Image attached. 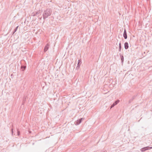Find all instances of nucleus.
<instances>
[{
	"label": "nucleus",
	"instance_id": "1",
	"mask_svg": "<svg viewBox=\"0 0 152 152\" xmlns=\"http://www.w3.org/2000/svg\"><path fill=\"white\" fill-rule=\"evenodd\" d=\"M52 13V10L50 8H47L44 10L42 16L44 19H45L50 16Z\"/></svg>",
	"mask_w": 152,
	"mask_h": 152
},
{
	"label": "nucleus",
	"instance_id": "2",
	"mask_svg": "<svg viewBox=\"0 0 152 152\" xmlns=\"http://www.w3.org/2000/svg\"><path fill=\"white\" fill-rule=\"evenodd\" d=\"M152 147L147 146L143 148L140 149V151L142 152H144L145 151L148 150L150 149H152Z\"/></svg>",
	"mask_w": 152,
	"mask_h": 152
},
{
	"label": "nucleus",
	"instance_id": "3",
	"mask_svg": "<svg viewBox=\"0 0 152 152\" xmlns=\"http://www.w3.org/2000/svg\"><path fill=\"white\" fill-rule=\"evenodd\" d=\"M84 118H81L80 119L77 120L75 122V125H78L79 124L82 122V120H84Z\"/></svg>",
	"mask_w": 152,
	"mask_h": 152
},
{
	"label": "nucleus",
	"instance_id": "4",
	"mask_svg": "<svg viewBox=\"0 0 152 152\" xmlns=\"http://www.w3.org/2000/svg\"><path fill=\"white\" fill-rule=\"evenodd\" d=\"M81 63V61L80 60H79L78 61L77 66L76 67V69L78 70L80 68Z\"/></svg>",
	"mask_w": 152,
	"mask_h": 152
},
{
	"label": "nucleus",
	"instance_id": "5",
	"mask_svg": "<svg viewBox=\"0 0 152 152\" xmlns=\"http://www.w3.org/2000/svg\"><path fill=\"white\" fill-rule=\"evenodd\" d=\"M123 37L125 39H126L127 38V33L126 32V30L125 28H124V31L123 34Z\"/></svg>",
	"mask_w": 152,
	"mask_h": 152
},
{
	"label": "nucleus",
	"instance_id": "6",
	"mask_svg": "<svg viewBox=\"0 0 152 152\" xmlns=\"http://www.w3.org/2000/svg\"><path fill=\"white\" fill-rule=\"evenodd\" d=\"M124 48L126 50L127 49L129 48V45L128 43L127 42H126L124 43Z\"/></svg>",
	"mask_w": 152,
	"mask_h": 152
},
{
	"label": "nucleus",
	"instance_id": "7",
	"mask_svg": "<svg viewBox=\"0 0 152 152\" xmlns=\"http://www.w3.org/2000/svg\"><path fill=\"white\" fill-rule=\"evenodd\" d=\"M136 96H135V95H134V96H132V98L131 99H130L129 100V103H131L132 102L133 100L136 98Z\"/></svg>",
	"mask_w": 152,
	"mask_h": 152
},
{
	"label": "nucleus",
	"instance_id": "8",
	"mask_svg": "<svg viewBox=\"0 0 152 152\" xmlns=\"http://www.w3.org/2000/svg\"><path fill=\"white\" fill-rule=\"evenodd\" d=\"M49 44H47L45 46L44 49V52H46L48 50L49 48Z\"/></svg>",
	"mask_w": 152,
	"mask_h": 152
},
{
	"label": "nucleus",
	"instance_id": "9",
	"mask_svg": "<svg viewBox=\"0 0 152 152\" xmlns=\"http://www.w3.org/2000/svg\"><path fill=\"white\" fill-rule=\"evenodd\" d=\"M40 13L39 11H37V12H34L32 13V15L33 16H35L39 14Z\"/></svg>",
	"mask_w": 152,
	"mask_h": 152
},
{
	"label": "nucleus",
	"instance_id": "10",
	"mask_svg": "<svg viewBox=\"0 0 152 152\" xmlns=\"http://www.w3.org/2000/svg\"><path fill=\"white\" fill-rule=\"evenodd\" d=\"M21 68L22 71H24L26 68V66H25L22 65L21 66Z\"/></svg>",
	"mask_w": 152,
	"mask_h": 152
},
{
	"label": "nucleus",
	"instance_id": "11",
	"mask_svg": "<svg viewBox=\"0 0 152 152\" xmlns=\"http://www.w3.org/2000/svg\"><path fill=\"white\" fill-rule=\"evenodd\" d=\"M121 42H120L119 44V49L118 50L119 52H120L121 50Z\"/></svg>",
	"mask_w": 152,
	"mask_h": 152
},
{
	"label": "nucleus",
	"instance_id": "12",
	"mask_svg": "<svg viewBox=\"0 0 152 152\" xmlns=\"http://www.w3.org/2000/svg\"><path fill=\"white\" fill-rule=\"evenodd\" d=\"M120 56L121 58V62L123 63L124 61V57L123 56L121 55L120 54Z\"/></svg>",
	"mask_w": 152,
	"mask_h": 152
},
{
	"label": "nucleus",
	"instance_id": "13",
	"mask_svg": "<svg viewBox=\"0 0 152 152\" xmlns=\"http://www.w3.org/2000/svg\"><path fill=\"white\" fill-rule=\"evenodd\" d=\"M18 26H17V27L15 28L13 32V34H14V33L17 31L18 28Z\"/></svg>",
	"mask_w": 152,
	"mask_h": 152
},
{
	"label": "nucleus",
	"instance_id": "14",
	"mask_svg": "<svg viewBox=\"0 0 152 152\" xmlns=\"http://www.w3.org/2000/svg\"><path fill=\"white\" fill-rule=\"evenodd\" d=\"M120 102V101L119 100H117L114 103L116 105L117 104Z\"/></svg>",
	"mask_w": 152,
	"mask_h": 152
},
{
	"label": "nucleus",
	"instance_id": "15",
	"mask_svg": "<svg viewBox=\"0 0 152 152\" xmlns=\"http://www.w3.org/2000/svg\"><path fill=\"white\" fill-rule=\"evenodd\" d=\"M17 132H18V136H19L20 134V131L18 130V129H17Z\"/></svg>",
	"mask_w": 152,
	"mask_h": 152
},
{
	"label": "nucleus",
	"instance_id": "16",
	"mask_svg": "<svg viewBox=\"0 0 152 152\" xmlns=\"http://www.w3.org/2000/svg\"><path fill=\"white\" fill-rule=\"evenodd\" d=\"M115 105V104L114 103H113L111 106L110 108H111L113 107Z\"/></svg>",
	"mask_w": 152,
	"mask_h": 152
},
{
	"label": "nucleus",
	"instance_id": "17",
	"mask_svg": "<svg viewBox=\"0 0 152 152\" xmlns=\"http://www.w3.org/2000/svg\"><path fill=\"white\" fill-rule=\"evenodd\" d=\"M13 129H11V131H12V135H13Z\"/></svg>",
	"mask_w": 152,
	"mask_h": 152
},
{
	"label": "nucleus",
	"instance_id": "18",
	"mask_svg": "<svg viewBox=\"0 0 152 152\" xmlns=\"http://www.w3.org/2000/svg\"><path fill=\"white\" fill-rule=\"evenodd\" d=\"M26 99V97H25V99H23V102H24V101H25V99Z\"/></svg>",
	"mask_w": 152,
	"mask_h": 152
},
{
	"label": "nucleus",
	"instance_id": "19",
	"mask_svg": "<svg viewBox=\"0 0 152 152\" xmlns=\"http://www.w3.org/2000/svg\"><path fill=\"white\" fill-rule=\"evenodd\" d=\"M102 152H107V151H106Z\"/></svg>",
	"mask_w": 152,
	"mask_h": 152
},
{
	"label": "nucleus",
	"instance_id": "20",
	"mask_svg": "<svg viewBox=\"0 0 152 152\" xmlns=\"http://www.w3.org/2000/svg\"><path fill=\"white\" fill-rule=\"evenodd\" d=\"M29 132L30 133H31V131H29Z\"/></svg>",
	"mask_w": 152,
	"mask_h": 152
}]
</instances>
